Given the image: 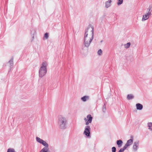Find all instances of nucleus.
Here are the masks:
<instances>
[{
  "label": "nucleus",
  "instance_id": "obj_1",
  "mask_svg": "<svg viewBox=\"0 0 152 152\" xmlns=\"http://www.w3.org/2000/svg\"><path fill=\"white\" fill-rule=\"evenodd\" d=\"M94 39V27L89 26L86 30L84 36L83 44L88 48Z\"/></svg>",
  "mask_w": 152,
  "mask_h": 152
},
{
  "label": "nucleus",
  "instance_id": "obj_2",
  "mask_svg": "<svg viewBox=\"0 0 152 152\" xmlns=\"http://www.w3.org/2000/svg\"><path fill=\"white\" fill-rule=\"evenodd\" d=\"M67 122V119L65 116L62 115H59L58 116L57 123L60 129H66Z\"/></svg>",
  "mask_w": 152,
  "mask_h": 152
},
{
  "label": "nucleus",
  "instance_id": "obj_3",
  "mask_svg": "<svg viewBox=\"0 0 152 152\" xmlns=\"http://www.w3.org/2000/svg\"><path fill=\"white\" fill-rule=\"evenodd\" d=\"M47 63L46 61L43 62L40 65L39 71V77L41 78L45 76L47 72Z\"/></svg>",
  "mask_w": 152,
  "mask_h": 152
},
{
  "label": "nucleus",
  "instance_id": "obj_4",
  "mask_svg": "<svg viewBox=\"0 0 152 152\" xmlns=\"http://www.w3.org/2000/svg\"><path fill=\"white\" fill-rule=\"evenodd\" d=\"M91 128L89 126H86L85 127L84 134L87 137H89L90 134Z\"/></svg>",
  "mask_w": 152,
  "mask_h": 152
},
{
  "label": "nucleus",
  "instance_id": "obj_5",
  "mask_svg": "<svg viewBox=\"0 0 152 152\" xmlns=\"http://www.w3.org/2000/svg\"><path fill=\"white\" fill-rule=\"evenodd\" d=\"M13 58H12L7 63V65L10 67V69H11V68H12L13 66Z\"/></svg>",
  "mask_w": 152,
  "mask_h": 152
},
{
  "label": "nucleus",
  "instance_id": "obj_6",
  "mask_svg": "<svg viewBox=\"0 0 152 152\" xmlns=\"http://www.w3.org/2000/svg\"><path fill=\"white\" fill-rule=\"evenodd\" d=\"M152 10V5H150L149 7L147 9V11H148V13L146 14L149 17L151 14V12Z\"/></svg>",
  "mask_w": 152,
  "mask_h": 152
},
{
  "label": "nucleus",
  "instance_id": "obj_7",
  "mask_svg": "<svg viewBox=\"0 0 152 152\" xmlns=\"http://www.w3.org/2000/svg\"><path fill=\"white\" fill-rule=\"evenodd\" d=\"M133 139H130L128 140L124 146L127 148L129 146L131 145L133 143Z\"/></svg>",
  "mask_w": 152,
  "mask_h": 152
},
{
  "label": "nucleus",
  "instance_id": "obj_8",
  "mask_svg": "<svg viewBox=\"0 0 152 152\" xmlns=\"http://www.w3.org/2000/svg\"><path fill=\"white\" fill-rule=\"evenodd\" d=\"M139 142L136 141L134 142L133 145V148L134 151H136L137 150V148L138 146Z\"/></svg>",
  "mask_w": 152,
  "mask_h": 152
},
{
  "label": "nucleus",
  "instance_id": "obj_9",
  "mask_svg": "<svg viewBox=\"0 0 152 152\" xmlns=\"http://www.w3.org/2000/svg\"><path fill=\"white\" fill-rule=\"evenodd\" d=\"M137 109L138 110H141L143 108V105L140 103H137L136 105Z\"/></svg>",
  "mask_w": 152,
  "mask_h": 152
},
{
  "label": "nucleus",
  "instance_id": "obj_10",
  "mask_svg": "<svg viewBox=\"0 0 152 152\" xmlns=\"http://www.w3.org/2000/svg\"><path fill=\"white\" fill-rule=\"evenodd\" d=\"M93 118L91 115L89 114L87 116V119L88 121H89L90 123H91L92 121Z\"/></svg>",
  "mask_w": 152,
  "mask_h": 152
},
{
  "label": "nucleus",
  "instance_id": "obj_11",
  "mask_svg": "<svg viewBox=\"0 0 152 152\" xmlns=\"http://www.w3.org/2000/svg\"><path fill=\"white\" fill-rule=\"evenodd\" d=\"M89 99V96H85L81 98V100L83 102H86Z\"/></svg>",
  "mask_w": 152,
  "mask_h": 152
},
{
  "label": "nucleus",
  "instance_id": "obj_12",
  "mask_svg": "<svg viewBox=\"0 0 152 152\" xmlns=\"http://www.w3.org/2000/svg\"><path fill=\"white\" fill-rule=\"evenodd\" d=\"M111 2V0H110L108 1L105 2V7L107 8H108L110 6Z\"/></svg>",
  "mask_w": 152,
  "mask_h": 152
},
{
  "label": "nucleus",
  "instance_id": "obj_13",
  "mask_svg": "<svg viewBox=\"0 0 152 152\" xmlns=\"http://www.w3.org/2000/svg\"><path fill=\"white\" fill-rule=\"evenodd\" d=\"M149 17L148 15L146 14L145 15H143L142 18V21H144L147 20L148 19Z\"/></svg>",
  "mask_w": 152,
  "mask_h": 152
},
{
  "label": "nucleus",
  "instance_id": "obj_14",
  "mask_svg": "<svg viewBox=\"0 0 152 152\" xmlns=\"http://www.w3.org/2000/svg\"><path fill=\"white\" fill-rule=\"evenodd\" d=\"M122 143V141L121 140H118L117 141V144L119 147H120L121 146Z\"/></svg>",
  "mask_w": 152,
  "mask_h": 152
},
{
  "label": "nucleus",
  "instance_id": "obj_15",
  "mask_svg": "<svg viewBox=\"0 0 152 152\" xmlns=\"http://www.w3.org/2000/svg\"><path fill=\"white\" fill-rule=\"evenodd\" d=\"M42 144L45 147L44 148H49V145L44 140Z\"/></svg>",
  "mask_w": 152,
  "mask_h": 152
},
{
  "label": "nucleus",
  "instance_id": "obj_16",
  "mask_svg": "<svg viewBox=\"0 0 152 152\" xmlns=\"http://www.w3.org/2000/svg\"><path fill=\"white\" fill-rule=\"evenodd\" d=\"M36 140L38 142L41 144H42L43 141H44V140L41 139L40 138L38 137H36Z\"/></svg>",
  "mask_w": 152,
  "mask_h": 152
},
{
  "label": "nucleus",
  "instance_id": "obj_17",
  "mask_svg": "<svg viewBox=\"0 0 152 152\" xmlns=\"http://www.w3.org/2000/svg\"><path fill=\"white\" fill-rule=\"evenodd\" d=\"M49 148H44L42 149L40 152H49L48 151Z\"/></svg>",
  "mask_w": 152,
  "mask_h": 152
},
{
  "label": "nucleus",
  "instance_id": "obj_18",
  "mask_svg": "<svg viewBox=\"0 0 152 152\" xmlns=\"http://www.w3.org/2000/svg\"><path fill=\"white\" fill-rule=\"evenodd\" d=\"M134 96L133 95L131 94L128 95L127 97L128 100H130L134 98Z\"/></svg>",
  "mask_w": 152,
  "mask_h": 152
},
{
  "label": "nucleus",
  "instance_id": "obj_19",
  "mask_svg": "<svg viewBox=\"0 0 152 152\" xmlns=\"http://www.w3.org/2000/svg\"><path fill=\"white\" fill-rule=\"evenodd\" d=\"M148 129L152 131V123L149 122L148 124Z\"/></svg>",
  "mask_w": 152,
  "mask_h": 152
},
{
  "label": "nucleus",
  "instance_id": "obj_20",
  "mask_svg": "<svg viewBox=\"0 0 152 152\" xmlns=\"http://www.w3.org/2000/svg\"><path fill=\"white\" fill-rule=\"evenodd\" d=\"M130 45L131 43L130 42H128L124 45V47L126 48H128L130 47Z\"/></svg>",
  "mask_w": 152,
  "mask_h": 152
},
{
  "label": "nucleus",
  "instance_id": "obj_21",
  "mask_svg": "<svg viewBox=\"0 0 152 152\" xmlns=\"http://www.w3.org/2000/svg\"><path fill=\"white\" fill-rule=\"evenodd\" d=\"M123 2V0H118V2L117 3L118 5H120Z\"/></svg>",
  "mask_w": 152,
  "mask_h": 152
},
{
  "label": "nucleus",
  "instance_id": "obj_22",
  "mask_svg": "<svg viewBox=\"0 0 152 152\" xmlns=\"http://www.w3.org/2000/svg\"><path fill=\"white\" fill-rule=\"evenodd\" d=\"M97 53L98 54L99 56L102 55V50L101 49L99 50L98 51Z\"/></svg>",
  "mask_w": 152,
  "mask_h": 152
},
{
  "label": "nucleus",
  "instance_id": "obj_23",
  "mask_svg": "<svg viewBox=\"0 0 152 152\" xmlns=\"http://www.w3.org/2000/svg\"><path fill=\"white\" fill-rule=\"evenodd\" d=\"M126 148V147L124 146L122 148H121L120 150L118 152H123L125 150Z\"/></svg>",
  "mask_w": 152,
  "mask_h": 152
},
{
  "label": "nucleus",
  "instance_id": "obj_24",
  "mask_svg": "<svg viewBox=\"0 0 152 152\" xmlns=\"http://www.w3.org/2000/svg\"><path fill=\"white\" fill-rule=\"evenodd\" d=\"M7 152H15V151L13 148H9L8 149Z\"/></svg>",
  "mask_w": 152,
  "mask_h": 152
},
{
  "label": "nucleus",
  "instance_id": "obj_25",
  "mask_svg": "<svg viewBox=\"0 0 152 152\" xmlns=\"http://www.w3.org/2000/svg\"><path fill=\"white\" fill-rule=\"evenodd\" d=\"M48 34L47 33H46L44 35V37L45 39H47L48 38Z\"/></svg>",
  "mask_w": 152,
  "mask_h": 152
},
{
  "label": "nucleus",
  "instance_id": "obj_26",
  "mask_svg": "<svg viewBox=\"0 0 152 152\" xmlns=\"http://www.w3.org/2000/svg\"><path fill=\"white\" fill-rule=\"evenodd\" d=\"M106 110V106L105 104H104L102 107V111L103 112H104Z\"/></svg>",
  "mask_w": 152,
  "mask_h": 152
},
{
  "label": "nucleus",
  "instance_id": "obj_27",
  "mask_svg": "<svg viewBox=\"0 0 152 152\" xmlns=\"http://www.w3.org/2000/svg\"><path fill=\"white\" fill-rule=\"evenodd\" d=\"M116 150V148L115 147H113L112 148V152H115Z\"/></svg>",
  "mask_w": 152,
  "mask_h": 152
},
{
  "label": "nucleus",
  "instance_id": "obj_28",
  "mask_svg": "<svg viewBox=\"0 0 152 152\" xmlns=\"http://www.w3.org/2000/svg\"><path fill=\"white\" fill-rule=\"evenodd\" d=\"M85 122H86L85 124L87 126H88V125L89 124V123H90L89 121H88Z\"/></svg>",
  "mask_w": 152,
  "mask_h": 152
},
{
  "label": "nucleus",
  "instance_id": "obj_29",
  "mask_svg": "<svg viewBox=\"0 0 152 152\" xmlns=\"http://www.w3.org/2000/svg\"><path fill=\"white\" fill-rule=\"evenodd\" d=\"M84 120L85 121V122L87 121V118H84Z\"/></svg>",
  "mask_w": 152,
  "mask_h": 152
},
{
  "label": "nucleus",
  "instance_id": "obj_30",
  "mask_svg": "<svg viewBox=\"0 0 152 152\" xmlns=\"http://www.w3.org/2000/svg\"><path fill=\"white\" fill-rule=\"evenodd\" d=\"M102 42H103V40H102L101 41H100L101 43H102Z\"/></svg>",
  "mask_w": 152,
  "mask_h": 152
}]
</instances>
